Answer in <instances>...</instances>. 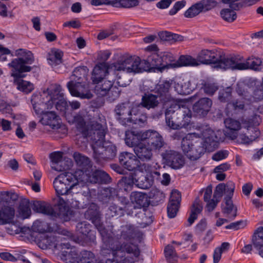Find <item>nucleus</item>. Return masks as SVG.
Masks as SVG:
<instances>
[{
	"label": "nucleus",
	"instance_id": "nucleus-1",
	"mask_svg": "<svg viewBox=\"0 0 263 263\" xmlns=\"http://www.w3.org/2000/svg\"><path fill=\"white\" fill-rule=\"evenodd\" d=\"M261 121L260 116L252 112L250 116L244 115L239 121L232 118H227L224 124L230 130L226 135L232 140L243 144H250L255 141L260 135V131L256 126Z\"/></svg>",
	"mask_w": 263,
	"mask_h": 263
},
{
	"label": "nucleus",
	"instance_id": "nucleus-2",
	"mask_svg": "<svg viewBox=\"0 0 263 263\" xmlns=\"http://www.w3.org/2000/svg\"><path fill=\"white\" fill-rule=\"evenodd\" d=\"M195 133L190 138L183 141L182 151L186 157L191 160L199 159L205 150L212 152L218 147V138L215 132L209 128L204 129L200 133L203 139L194 138Z\"/></svg>",
	"mask_w": 263,
	"mask_h": 263
},
{
	"label": "nucleus",
	"instance_id": "nucleus-3",
	"mask_svg": "<svg viewBox=\"0 0 263 263\" xmlns=\"http://www.w3.org/2000/svg\"><path fill=\"white\" fill-rule=\"evenodd\" d=\"M113 240L106 242L109 245L112 258L107 259L105 263H136L143 260L138 245L125 242L110 244Z\"/></svg>",
	"mask_w": 263,
	"mask_h": 263
},
{
	"label": "nucleus",
	"instance_id": "nucleus-4",
	"mask_svg": "<svg viewBox=\"0 0 263 263\" xmlns=\"http://www.w3.org/2000/svg\"><path fill=\"white\" fill-rule=\"evenodd\" d=\"M105 136V130L101 128L95 130L92 137L94 141L92 145L93 158L96 162L101 166L114 159L117 152V147L115 145L104 140Z\"/></svg>",
	"mask_w": 263,
	"mask_h": 263
},
{
	"label": "nucleus",
	"instance_id": "nucleus-5",
	"mask_svg": "<svg viewBox=\"0 0 263 263\" xmlns=\"http://www.w3.org/2000/svg\"><path fill=\"white\" fill-rule=\"evenodd\" d=\"M165 115L166 125L171 129H178L189 125L192 113L188 107L173 104L166 109Z\"/></svg>",
	"mask_w": 263,
	"mask_h": 263
},
{
	"label": "nucleus",
	"instance_id": "nucleus-6",
	"mask_svg": "<svg viewBox=\"0 0 263 263\" xmlns=\"http://www.w3.org/2000/svg\"><path fill=\"white\" fill-rule=\"evenodd\" d=\"M82 171H76L74 174L66 172L59 175L53 181V185L57 194L59 196L71 194L70 190L79 182L83 181L81 175Z\"/></svg>",
	"mask_w": 263,
	"mask_h": 263
},
{
	"label": "nucleus",
	"instance_id": "nucleus-7",
	"mask_svg": "<svg viewBox=\"0 0 263 263\" xmlns=\"http://www.w3.org/2000/svg\"><path fill=\"white\" fill-rule=\"evenodd\" d=\"M143 60L139 57L128 53L121 55L118 61L112 64L115 70H123L127 73H138L146 71Z\"/></svg>",
	"mask_w": 263,
	"mask_h": 263
},
{
	"label": "nucleus",
	"instance_id": "nucleus-8",
	"mask_svg": "<svg viewBox=\"0 0 263 263\" xmlns=\"http://www.w3.org/2000/svg\"><path fill=\"white\" fill-rule=\"evenodd\" d=\"M84 217L94 224L104 242L109 243L113 240L114 234L105 229L102 220V215L96 204L92 203L89 205L84 213Z\"/></svg>",
	"mask_w": 263,
	"mask_h": 263
},
{
	"label": "nucleus",
	"instance_id": "nucleus-9",
	"mask_svg": "<svg viewBox=\"0 0 263 263\" xmlns=\"http://www.w3.org/2000/svg\"><path fill=\"white\" fill-rule=\"evenodd\" d=\"M142 174L136 175L135 185L142 189H148L151 187L155 180L160 179V174L148 164L144 163L140 166Z\"/></svg>",
	"mask_w": 263,
	"mask_h": 263
},
{
	"label": "nucleus",
	"instance_id": "nucleus-10",
	"mask_svg": "<svg viewBox=\"0 0 263 263\" xmlns=\"http://www.w3.org/2000/svg\"><path fill=\"white\" fill-rule=\"evenodd\" d=\"M114 79H105L101 82L95 83L96 85L95 92L99 97L107 96L110 101L117 99L120 95L121 90L116 86L113 85Z\"/></svg>",
	"mask_w": 263,
	"mask_h": 263
},
{
	"label": "nucleus",
	"instance_id": "nucleus-11",
	"mask_svg": "<svg viewBox=\"0 0 263 263\" xmlns=\"http://www.w3.org/2000/svg\"><path fill=\"white\" fill-rule=\"evenodd\" d=\"M243 61V57L239 55L231 54L222 56L219 54L218 62L214 67L222 69L242 70L243 68V65H242Z\"/></svg>",
	"mask_w": 263,
	"mask_h": 263
},
{
	"label": "nucleus",
	"instance_id": "nucleus-12",
	"mask_svg": "<svg viewBox=\"0 0 263 263\" xmlns=\"http://www.w3.org/2000/svg\"><path fill=\"white\" fill-rule=\"evenodd\" d=\"M144 136L146 144L154 152H159L166 145L163 137L156 130H147L144 132Z\"/></svg>",
	"mask_w": 263,
	"mask_h": 263
},
{
	"label": "nucleus",
	"instance_id": "nucleus-13",
	"mask_svg": "<svg viewBox=\"0 0 263 263\" xmlns=\"http://www.w3.org/2000/svg\"><path fill=\"white\" fill-rule=\"evenodd\" d=\"M62 238L61 236H55L52 234L44 235L38 242V246L43 250L51 247L58 249L66 248L68 250L70 245L68 242H62Z\"/></svg>",
	"mask_w": 263,
	"mask_h": 263
},
{
	"label": "nucleus",
	"instance_id": "nucleus-14",
	"mask_svg": "<svg viewBox=\"0 0 263 263\" xmlns=\"http://www.w3.org/2000/svg\"><path fill=\"white\" fill-rule=\"evenodd\" d=\"M114 111L117 119L122 125H125L127 123L132 122L133 108L129 102L119 103L116 105Z\"/></svg>",
	"mask_w": 263,
	"mask_h": 263
},
{
	"label": "nucleus",
	"instance_id": "nucleus-15",
	"mask_svg": "<svg viewBox=\"0 0 263 263\" xmlns=\"http://www.w3.org/2000/svg\"><path fill=\"white\" fill-rule=\"evenodd\" d=\"M161 156L164 163L173 169H179L184 164L183 156L177 151L167 149L162 153Z\"/></svg>",
	"mask_w": 263,
	"mask_h": 263
},
{
	"label": "nucleus",
	"instance_id": "nucleus-16",
	"mask_svg": "<svg viewBox=\"0 0 263 263\" xmlns=\"http://www.w3.org/2000/svg\"><path fill=\"white\" fill-rule=\"evenodd\" d=\"M67 86L72 96L87 99L92 98L93 95L85 82L83 83H78V82H68Z\"/></svg>",
	"mask_w": 263,
	"mask_h": 263
},
{
	"label": "nucleus",
	"instance_id": "nucleus-17",
	"mask_svg": "<svg viewBox=\"0 0 263 263\" xmlns=\"http://www.w3.org/2000/svg\"><path fill=\"white\" fill-rule=\"evenodd\" d=\"M228 108L231 109L232 116L236 115L239 113H243V115H247V110L248 109L251 110V112H249L251 114L252 112V109L251 106V101L249 99L246 98H241L235 100L228 104ZM249 115V116H250Z\"/></svg>",
	"mask_w": 263,
	"mask_h": 263
},
{
	"label": "nucleus",
	"instance_id": "nucleus-18",
	"mask_svg": "<svg viewBox=\"0 0 263 263\" xmlns=\"http://www.w3.org/2000/svg\"><path fill=\"white\" fill-rule=\"evenodd\" d=\"M65 198L59 197L57 203L58 211H55L54 218H59L63 221H69L71 217L72 211H70L67 205V199L73 196L72 194H66Z\"/></svg>",
	"mask_w": 263,
	"mask_h": 263
},
{
	"label": "nucleus",
	"instance_id": "nucleus-19",
	"mask_svg": "<svg viewBox=\"0 0 263 263\" xmlns=\"http://www.w3.org/2000/svg\"><path fill=\"white\" fill-rule=\"evenodd\" d=\"M31 102L35 112L37 115H42L51 109L54 104L52 99H50L45 103L42 96L37 95H32Z\"/></svg>",
	"mask_w": 263,
	"mask_h": 263
},
{
	"label": "nucleus",
	"instance_id": "nucleus-20",
	"mask_svg": "<svg viewBox=\"0 0 263 263\" xmlns=\"http://www.w3.org/2000/svg\"><path fill=\"white\" fill-rule=\"evenodd\" d=\"M26 60L23 59L16 58L8 64V66L13 68L11 76L15 78H23V72L31 71L32 68L30 66L26 65Z\"/></svg>",
	"mask_w": 263,
	"mask_h": 263
},
{
	"label": "nucleus",
	"instance_id": "nucleus-21",
	"mask_svg": "<svg viewBox=\"0 0 263 263\" xmlns=\"http://www.w3.org/2000/svg\"><path fill=\"white\" fill-rule=\"evenodd\" d=\"M112 65L110 68L106 66L105 63H101L93 68L91 79L93 83L101 82L105 79H111L110 76L112 72Z\"/></svg>",
	"mask_w": 263,
	"mask_h": 263
},
{
	"label": "nucleus",
	"instance_id": "nucleus-22",
	"mask_svg": "<svg viewBox=\"0 0 263 263\" xmlns=\"http://www.w3.org/2000/svg\"><path fill=\"white\" fill-rule=\"evenodd\" d=\"M219 54L215 49H203L198 54L197 60L200 64L209 65L214 64L216 65L218 62Z\"/></svg>",
	"mask_w": 263,
	"mask_h": 263
},
{
	"label": "nucleus",
	"instance_id": "nucleus-23",
	"mask_svg": "<svg viewBox=\"0 0 263 263\" xmlns=\"http://www.w3.org/2000/svg\"><path fill=\"white\" fill-rule=\"evenodd\" d=\"M120 164L129 171H133L139 166L140 161L133 154L123 152L119 155Z\"/></svg>",
	"mask_w": 263,
	"mask_h": 263
},
{
	"label": "nucleus",
	"instance_id": "nucleus-24",
	"mask_svg": "<svg viewBox=\"0 0 263 263\" xmlns=\"http://www.w3.org/2000/svg\"><path fill=\"white\" fill-rule=\"evenodd\" d=\"M212 105V100L208 98H203L196 102L193 110L196 116L204 117L207 115Z\"/></svg>",
	"mask_w": 263,
	"mask_h": 263
},
{
	"label": "nucleus",
	"instance_id": "nucleus-25",
	"mask_svg": "<svg viewBox=\"0 0 263 263\" xmlns=\"http://www.w3.org/2000/svg\"><path fill=\"white\" fill-rule=\"evenodd\" d=\"M173 82L172 80L163 81L157 84L153 90V92L159 97L161 101L166 102L171 100L169 90Z\"/></svg>",
	"mask_w": 263,
	"mask_h": 263
},
{
	"label": "nucleus",
	"instance_id": "nucleus-26",
	"mask_svg": "<svg viewBox=\"0 0 263 263\" xmlns=\"http://www.w3.org/2000/svg\"><path fill=\"white\" fill-rule=\"evenodd\" d=\"M144 132L128 130L125 132V142L129 147L135 148V146L142 143L141 141H144Z\"/></svg>",
	"mask_w": 263,
	"mask_h": 263
},
{
	"label": "nucleus",
	"instance_id": "nucleus-27",
	"mask_svg": "<svg viewBox=\"0 0 263 263\" xmlns=\"http://www.w3.org/2000/svg\"><path fill=\"white\" fill-rule=\"evenodd\" d=\"M145 66L146 71H149L153 68H157L162 71V62L161 54L157 53H152L148 55L146 60H143V64Z\"/></svg>",
	"mask_w": 263,
	"mask_h": 263
},
{
	"label": "nucleus",
	"instance_id": "nucleus-28",
	"mask_svg": "<svg viewBox=\"0 0 263 263\" xmlns=\"http://www.w3.org/2000/svg\"><path fill=\"white\" fill-rule=\"evenodd\" d=\"M135 156L142 161H149L153 157V151L147 144L141 143L134 148Z\"/></svg>",
	"mask_w": 263,
	"mask_h": 263
},
{
	"label": "nucleus",
	"instance_id": "nucleus-29",
	"mask_svg": "<svg viewBox=\"0 0 263 263\" xmlns=\"http://www.w3.org/2000/svg\"><path fill=\"white\" fill-rule=\"evenodd\" d=\"M130 199L133 203L137 204V208H143L145 212L147 211L146 208L149 206L150 200L146 194L140 192H133L130 194ZM134 207L135 208L136 206Z\"/></svg>",
	"mask_w": 263,
	"mask_h": 263
},
{
	"label": "nucleus",
	"instance_id": "nucleus-30",
	"mask_svg": "<svg viewBox=\"0 0 263 263\" xmlns=\"http://www.w3.org/2000/svg\"><path fill=\"white\" fill-rule=\"evenodd\" d=\"M31 208L35 212L49 215L53 218L55 217V211L51 205L48 202L34 201L31 204Z\"/></svg>",
	"mask_w": 263,
	"mask_h": 263
},
{
	"label": "nucleus",
	"instance_id": "nucleus-31",
	"mask_svg": "<svg viewBox=\"0 0 263 263\" xmlns=\"http://www.w3.org/2000/svg\"><path fill=\"white\" fill-rule=\"evenodd\" d=\"M73 158L77 165L80 168L77 171H82L83 172V174L81 175L80 177H82V179L83 180L84 173L89 171V170L92 167L91 161L88 157L79 153H74L73 154Z\"/></svg>",
	"mask_w": 263,
	"mask_h": 263
},
{
	"label": "nucleus",
	"instance_id": "nucleus-32",
	"mask_svg": "<svg viewBox=\"0 0 263 263\" xmlns=\"http://www.w3.org/2000/svg\"><path fill=\"white\" fill-rule=\"evenodd\" d=\"M59 116L52 111H47L42 115L41 123L45 125H48L52 129L60 128V122Z\"/></svg>",
	"mask_w": 263,
	"mask_h": 263
},
{
	"label": "nucleus",
	"instance_id": "nucleus-33",
	"mask_svg": "<svg viewBox=\"0 0 263 263\" xmlns=\"http://www.w3.org/2000/svg\"><path fill=\"white\" fill-rule=\"evenodd\" d=\"M91 225L86 222H79L77 225V231L85 236L89 242H94L96 240V232L91 229Z\"/></svg>",
	"mask_w": 263,
	"mask_h": 263
},
{
	"label": "nucleus",
	"instance_id": "nucleus-34",
	"mask_svg": "<svg viewBox=\"0 0 263 263\" xmlns=\"http://www.w3.org/2000/svg\"><path fill=\"white\" fill-rule=\"evenodd\" d=\"M160 101L161 100L156 94L144 93L139 105L147 109H153L158 106Z\"/></svg>",
	"mask_w": 263,
	"mask_h": 263
},
{
	"label": "nucleus",
	"instance_id": "nucleus-35",
	"mask_svg": "<svg viewBox=\"0 0 263 263\" xmlns=\"http://www.w3.org/2000/svg\"><path fill=\"white\" fill-rule=\"evenodd\" d=\"M15 216V210L10 206L5 205L0 209V225L12 223Z\"/></svg>",
	"mask_w": 263,
	"mask_h": 263
},
{
	"label": "nucleus",
	"instance_id": "nucleus-36",
	"mask_svg": "<svg viewBox=\"0 0 263 263\" xmlns=\"http://www.w3.org/2000/svg\"><path fill=\"white\" fill-rule=\"evenodd\" d=\"M252 242L259 254L263 258V227H258L254 232Z\"/></svg>",
	"mask_w": 263,
	"mask_h": 263
},
{
	"label": "nucleus",
	"instance_id": "nucleus-37",
	"mask_svg": "<svg viewBox=\"0 0 263 263\" xmlns=\"http://www.w3.org/2000/svg\"><path fill=\"white\" fill-rule=\"evenodd\" d=\"M88 72V69L86 66L76 67L70 76L71 80L69 82H78V83H83L87 80Z\"/></svg>",
	"mask_w": 263,
	"mask_h": 263
},
{
	"label": "nucleus",
	"instance_id": "nucleus-38",
	"mask_svg": "<svg viewBox=\"0 0 263 263\" xmlns=\"http://www.w3.org/2000/svg\"><path fill=\"white\" fill-rule=\"evenodd\" d=\"M63 153L61 152H54L50 154V158L53 163L52 168L59 172L63 171L69 168V166H63L65 161L62 160Z\"/></svg>",
	"mask_w": 263,
	"mask_h": 263
},
{
	"label": "nucleus",
	"instance_id": "nucleus-39",
	"mask_svg": "<svg viewBox=\"0 0 263 263\" xmlns=\"http://www.w3.org/2000/svg\"><path fill=\"white\" fill-rule=\"evenodd\" d=\"M224 203L221 204L222 212L230 220H233L237 215V208L233 204L232 199L224 198Z\"/></svg>",
	"mask_w": 263,
	"mask_h": 263
},
{
	"label": "nucleus",
	"instance_id": "nucleus-40",
	"mask_svg": "<svg viewBox=\"0 0 263 263\" xmlns=\"http://www.w3.org/2000/svg\"><path fill=\"white\" fill-rule=\"evenodd\" d=\"M202 210L203 205L202 201L199 198H196L191 207V213L187 219L189 226H191L195 220L197 219L198 215L201 213Z\"/></svg>",
	"mask_w": 263,
	"mask_h": 263
},
{
	"label": "nucleus",
	"instance_id": "nucleus-41",
	"mask_svg": "<svg viewBox=\"0 0 263 263\" xmlns=\"http://www.w3.org/2000/svg\"><path fill=\"white\" fill-rule=\"evenodd\" d=\"M91 183L106 184L111 181V178L108 174L102 170H96L89 177Z\"/></svg>",
	"mask_w": 263,
	"mask_h": 263
},
{
	"label": "nucleus",
	"instance_id": "nucleus-42",
	"mask_svg": "<svg viewBox=\"0 0 263 263\" xmlns=\"http://www.w3.org/2000/svg\"><path fill=\"white\" fill-rule=\"evenodd\" d=\"M111 75L116 76L117 84L120 87H126L130 83V79L127 72L123 70H115L112 69Z\"/></svg>",
	"mask_w": 263,
	"mask_h": 263
},
{
	"label": "nucleus",
	"instance_id": "nucleus-43",
	"mask_svg": "<svg viewBox=\"0 0 263 263\" xmlns=\"http://www.w3.org/2000/svg\"><path fill=\"white\" fill-rule=\"evenodd\" d=\"M190 86V82L184 79H179L174 85L175 90L182 95H189L192 91L193 89Z\"/></svg>",
	"mask_w": 263,
	"mask_h": 263
},
{
	"label": "nucleus",
	"instance_id": "nucleus-44",
	"mask_svg": "<svg viewBox=\"0 0 263 263\" xmlns=\"http://www.w3.org/2000/svg\"><path fill=\"white\" fill-rule=\"evenodd\" d=\"M200 63L197 61V59L188 55H182L179 59L175 62L176 68L182 66H198Z\"/></svg>",
	"mask_w": 263,
	"mask_h": 263
},
{
	"label": "nucleus",
	"instance_id": "nucleus-45",
	"mask_svg": "<svg viewBox=\"0 0 263 263\" xmlns=\"http://www.w3.org/2000/svg\"><path fill=\"white\" fill-rule=\"evenodd\" d=\"M117 195V191L115 189L107 187L101 191L99 198L103 203H106L114 200Z\"/></svg>",
	"mask_w": 263,
	"mask_h": 263
},
{
	"label": "nucleus",
	"instance_id": "nucleus-46",
	"mask_svg": "<svg viewBox=\"0 0 263 263\" xmlns=\"http://www.w3.org/2000/svg\"><path fill=\"white\" fill-rule=\"evenodd\" d=\"M121 230V237L124 240H129L135 238L136 231L133 225L127 224L122 226Z\"/></svg>",
	"mask_w": 263,
	"mask_h": 263
},
{
	"label": "nucleus",
	"instance_id": "nucleus-47",
	"mask_svg": "<svg viewBox=\"0 0 263 263\" xmlns=\"http://www.w3.org/2000/svg\"><path fill=\"white\" fill-rule=\"evenodd\" d=\"M161 54L162 68L168 69L176 68L175 66V58L173 54L170 52H164Z\"/></svg>",
	"mask_w": 263,
	"mask_h": 263
},
{
	"label": "nucleus",
	"instance_id": "nucleus-48",
	"mask_svg": "<svg viewBox=\"0 0 263 263\" xmlns=\"http://www.w3.org/2000/svg\"><path fill=\"white\" fill-rule=\"evenodd\" d=\"M63 54V52L60 50H52L47 58L48 63L52 66L60 64L62 62Z\"/></svg>",
	"mask_w": 263,
	"mask_h": 263
},
{
	"label": "nucleus",
	"instance_id": "nucleus-49",
	"mask_svg": "<svg viewBox=\"0 0 263 263\" xmlns=\"http://www.w3.org/2000/svg\"><path fill=\"white\" fill-rule=\"evenodd\" d=\"M31 204L27 200H22L19 205L18 211L20 216L23 219L28 218L31 214Z\"/></svg>",
	"mask_w": 263,
	"mask_h": 263
},
{
	"label": "nucleus",
	"instance_id": "nucleus-50",
	"mask_svg": "<svg viewBox=\"0 0 263 263\" xmlns=\"http://www.w3.org/2000/svg\"><path fill=\"white\" fill-rule=\"evenodd\" d=\"M261 63L262 62L259 58L255 57L249 58L246 62H242V65H243L242 70L248 69H257Z\"/></svg>",
	"mask_w": 263,
	"mask_h": 263
},
{
	"label": "nucleus",
	"instance_id": "nucleus-51",
	"mask_svg": "<svg viewBox=\"0 0 263 263\" xmlns=\"http://www.w3.org/2000/svg\"><path fill=\"white\" fill-rule=\"evenodd\" d=\"M17 89L24 93H28L34 89V85L29 81L18 80L16 82Z\"/></svg>",
	"mask_w": 263,
	"mask_h": 263
},
{
	"label": "nucleus",
	"instance_id": "nucleus-52",
	"mask_svg": "<svg viewBox=\"0 0 263 263\" xmlns=\"http://www.w3.org/2000/svg\"><path fill=\"white\" fill-rule=\"evenodd\" d=\"M15 55L20 57V59L26 60L27 64H32L34 62L33 54L30 51L24 49H18L15 51Z\"/></svg>",
	"mask_w": 263,
	"mask_h": 263
},
{
	"label": "nucleus",
	"instance_id": "nucleus-53",
	"mask_svg": "<svg viewBox=\"0 0 263 263\" xmlns=\"http://www.w3.org/2000/svg\"><path fill=\"white\" fill-rule=\"evenodd\" d=\"M230 9H222L220 12V16L225 21L232 23L237 18L236 13Z\"/></svg>",
	"mask_w": 263,
	"mask_h": 263
},
{
	"label": "nucleus",
	"instance_id": "nucleus-54",
	"mask_svg": "<svg viewBox=\"0 0 263 263\" xmlns=\"http://www.w3.org/2000/svg\"><path fill=\"white\" fill-rule=\"evenodd\" d=\"M94 254L90 251L83 250L77 260L78 263H95Z\"/></svg>",
	"mask_w": 263,
	"mask_h": 263
},
{
	"label": "nucleus",
	"instance_id": "nucleus-55",
	"mask_svg": "<svg viewBox=\"0 0 263 263\" xmlns=\"http://www.w3.org/2000/svg\"><path fill=\"white\" fill-rule=\"evenodd\" d=\"M165 194L158 189H153L149 193L148 198L153 199V201L156 203H159L163 201L165 198Z\"/></svg>",
	"mask_w": 263,
	"mask_h": 263
},
{
	"label": "nucleus",
	"instance_id": "nucleus-56",
	"mask_svg": "<svg viewBox=\"0 0 263 263\" xmlns=\"http://www.w3.org/2000/svg\"><path fill=\"white\" fill-rule=\"evenodd\" d=\"M165 256L169 263H176L177 261V256L174 247L167 246L164 249Z\"/></svg>",
	"mask_w": 263,
	"mask_h": 263
},
{
	"label": "nucleus",
	"instance_id": "nucleus-57",
	"mask_svg": "<svg viewBox=\"0 0 263 263\" xmlns=\"http://www.w3.org/2000/svg\"><path fill=\"white\" fill-rule=\"evenodd\" d=\"M202 12L198 2L192 5L184 13L187 18H193Z\"/></svg>",
	"mask_w": 263,
	"mask_h": 263
},
{
	"label": "nucleus",
	"instance_id": "nucleus-58",
	"mask_svg": "<svg viewBox=\"0 0 263 263\" xmlns=\"http://www.w3.org/2000/svg\"><path fill=\"white\" fill-rule=\"evenodd\" d=\"M123 214V208L119 207L115 204H111L106 211V215L108 217L121 216Z\"/></svg>",
	"mask_w": 263,
	"mask_h": 263
},
{
	"label": "nucleus",
	"instance_id": "nucleus-59",
	"mask_svg": "<svg viewBox=\"0 0 263 263\" xmlns=\"http://www.w3.org/2000/svg\"><path fill=\"white\" fill-rule=\"evenodd\" d=\"M202 12L210 11L217 5V2L215 0H201L198 2Z\"/></svg>",
	"mask_w": 263,
	"mask_h": 263
},
{
	"label": "nucleus",
	"instance_id": "nucleus-60",
	"mask_svg": "<svg viewBox=\"0 0 263 263\" xmlns=\"http://www.w3.org/2000/svg\"><path fill=\"white\" fill-rule=\"evenodd\" d=\"M137 175H129L127 177H123L122 178V185L126 191H130L134 184L136 182V176Z\"/></svg>",
	"mask_w": 263,
	"mask_h": 263
},
{
	"label": "nucleus",
	"instance_id": "nucleus-61",
	"mask_svg": "<svg viewBox=\"0 0 263 263\" xmlns=\"http://www.w3.org/2000/svg\"><path fill=\"white\" fill-rule=\"evenodd\" d=\"M193 134H186L182 131H176L172 135L171 138L174 140H181V147L182 149L183 141L187 138H190L193 135Z\"/></svg>",
	"mask_w": 263,
	"mask_h": 263
},
{
	"label": "nucleus",
	"instance_id": "nucleus-62",
	"mask_svg": "<svg viewBox=\"0 0 263 263\" xmlns=\"http://www.w3.org/2000/svg\"><path fill=\"white\" fill-rule=\"evenodd\" d=\"M236 91L239 96H244L243 98L248 97L247 95L250 90H252L250 87L242 83H239L237 84Z\"/></svg>",
	"mask_w": 263,
	"mask_h": 263
},
{
	"label": "nucleus",
	"instance_id": "nucleus-63",
	"mask_svg": "<svg viewBox=\"0 0 263 263\" xmlns=\"http://www.w3.org/2000/svg\"><path fill=\"white\" fill-rule=\"evenodd\" d=\"M232 93V88L227 87L225 89L221 90L219 92L218 98L221 102H226L229 100Z\"/></svg>",
	"mask_w": 263,
	"mask_h": 263
},
{
	"label": "nucleus",
	"instance_id": "nucleus-64",
	"mask_svg": "<svg viewBox=\"0 0 263 263\" xmlns=\"http://www.w3.org/2000/svg\"><path fill=\"white\" fill-rule=\"evenodd\" d=\"M180 204L168 203L167 205V214L170 218H174L178 211Z\"/></svg>",
	"mask_w": 263,
	"mask_h": 263
}]
</instances>
